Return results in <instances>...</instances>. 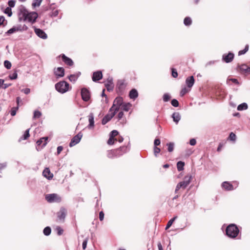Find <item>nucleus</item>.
I'll use <instances>...</instances> for the list:
<instances>
[{"mask_svg":"<svg viewBox=\"0 0 250 250\" xmlns=\"http://www.w3.org/2000/svg\"><path fill=\"white\" fill-rule=\"evenodd\" d=\"M20 12L22 17H20L19 19L21 20V18H23L24 21L27 20L29 22H34L38 16L37 13L35 12H29L24 6L20 8Z\"/></svg>","mask_w":250,"mask_h":250,"instance_id":"nucleus-1","label":"nucleus"},{"mask_svg":"<svg viewBox=\"0 0 250 250\" xmlns=\"http://www.w3.org/2000/svg\"><path fill=\"white\" fill-rule=\"evenodd\" d=\"M239 229L237 226L233 224L229 225L226 229L227 236L231 238H235L238 235Z\"/></svg>","mask_w":250,"mask_h":250,"instance_id":"nucleus-2","label":"nucleus"},{"mask_svg":"<svg viewBox=\"0 0 250 250\" xmlns=\"http://www.w3.org/2000/svg\"><path fill=\"white\" fill-rule=\"evenodd\" d=\"M192 180V176L190 175H188L186 176L184 180L180 183H179L176 187V189L175 190V193H177V191L180 189L182 188L183 189H185L187 187L191 181Z\"/></svg>","mask_w":250,"mask_h":250,"instance_id":"nucleus-3","label":"nucleus"},{"mask_svg":"<svg viewBox=\"0 0 250 250\" xmlns=\"http://www.w3.org/2000/svg\"><path fill=\"white\" fill-rule=\"evenodd\" d=\"M55 88L59 92L64 93L69 90V84L64 81H60L55 84Z\"/></svg>","mask_w":250,"mask_h":250,"instance_id":"nucleus-4","label":"nucleus"},{"mask_svg":"<svg viewBox=\"0 0 250 250\" xmlns=\"http://www.w3.org/2000/svg\"><path fill=\"white\" fill-rule=\"evenodd\" d=\"M123 99L121 97H117L114 101L111 107L110 108V111H114L117 112L120 109V107L124 104Z\"/></svg>","mask_w":250,"mask_h":250,"instance_id":"nucleus-5","label":"nucleus"},{"mask_svg":"<svg viewBox=\"0 0 250 250\" xmlns=\"http://www.w3.org/2000/svg\"><path fill=\"white\" fill-rule=\"evenodd\" d=\"M126 83L124 80H120L117 84L116 91L119 95H123L125 90Z\"/></svg>","mask_w":250,"mask_h":250,"instance_id":"nucleus-6","label":"nucleus"},{"mask_svg":"<svg viewBox=\"0 0 250 250\" xmlns=\"http://www.w3.org/2000/svg\"><path fill=\"white\" fill-rule=\"evenodd\" d=\"M45 199L49 203L60 202L61 198L56 193L49 194L45 196Z\"/></svg>","mask_w":250,"mask_h":250,"instance_id":"nucleus-7","label":"nucleus"},{"mask_svg":"<svg viewBox=\"0 0 250 250\" xmlns=\"http://www.w3.org/2000/svg\"><path fill=\"white\" fill-rule=\"evenodd\" d=\"M237 70L241 74H250V67L245 64L238 65Z\"/></svg>","mask_w":250,"mask_h":250,"instance_id":"nucleus-8","label":"nucleus"},{"mask_svg":"<svg viewBox=\"0 0 250 250\" xmlns=\"http://www.w3.org/2000/svg\"><path fill=\"white\" fill-rule=\"evenodd\" d=\"M83 137V134L81 132H80L78 134L75 135L71 139V142L69 144V146L72 147L75 146L76 144L79 143Z\"/></svg>","mask_w":250,"mask_h":250,"instance_id":"nucleus-9","label":"nucleus"},{"mask_svg":"<svg viewBox=\"0 0 250 250\" xmlns=\"http://www.w3.org/2000/svg\"><path fill=\"white\" fill-rule=\"evenodd\" d=\"M81 96L82 99L85 102H87L90 98V93L89 91L86 88H83L81 89Z\"/></svg>","mask_w":250,"mask_h":250,"instance_id":"nucleus-10","label":"nucleus"},{"mask_svg":"<svg viewBox=\"0 0 250 250\" xmlns=\"http://www.w3.org/2000/svg\"><path fill=\"white\" fill-rule=\"evenodd\" d=\"M107 115H106L103 119L102 123L103 125H105L107 122H108L115 115L116 112L114 111H110Z\"/></svg>","mask_w":250,"mask_h":250,"instance_id":"nucleus-11","label":"nucleus"},{"mask_svg":"<svg viewBox=\"0 0 250 250\" xmlns=\"http://www.w3.org/2000/svg\"><path fill=\"white\" fill-rule=\"evenodd\" d=\"M234 59V54L231 52L224 54L222 56V60L226 63L231 62Z\"/></svg>","mask_w":250,"mask_h":250,"instance_id":"nucleus-12","label":"nucleus"},{"mask_svg":"<svg viewBox=\"0 0 250 250\" xmlns=\"http://www.w3.org/2000/svg\"><path fill=\"white\" fill-rule=\"evenodd\" d=\"M117 157L122 156L127 151V147L125 146H122L117 149H114Z\"/></svg>","mask_w":250,"mask_h":250,"instance_id":"nucleus-13","label":"nucleus"},{"mask_svg":"<svg viewBox=\"0 0 250 250\" xmlns=\"http://www.w3.org/2000/svg\"><path fill=\"white\" fill-rule=\"evenodd\" d=\"M54 73L55 76L57 77H62L64 75V69L62 67L55 68L54 70Z\"/></svg>","mask_w":250,"mask_h":250,"instance_id":"nucleus-14","label":"nucleus"},{"mask_svg":"<svg viewBox=\"0 0 250 250\" xmlns=\"http://www.w3.org/2000/svg\"><path fill=\"white\" fill-rule=\"evenodd\" d=\"M60 57H61L62 60L66 65L69 66L73 65L74 62L70 58L66 57L64 54H62L60 55Z\"/></svg>","mask_w":250,"mask_h":250,"instance_id":"nucleus-15","label":"nucleus"},{"mask_svg":"<svg viewBox=\"0 0 250 250\" xmlns=\"http://www.w3.org/2000/svg\"><path fill=\"white\" fill-rule=\"evenodd\" d=\"M66 214V210L62 208L57 212V217L60 221H63Z\"/></svg>","mask_w":250,"mask_h":250,"instance_id":"nucleus-16","label":"nucleus"},{"mask_svg":"<svg viewBox=\"0 0 250 250\" xmlns=\"http://www.w3.org/2000/svg\"><path fill=\"white\" fill-rule=\"evenodd\" d=\"M102 78L103 74L102 72L101 71H97L93 73L92 79L93 81L97 82L102 79Z\"/></svg>","mask_w":250,"mask_h":250,"instance_id":"nucleus-17","label":"nucleus"},{"mask_svg":"<svg viewBox=\"0 0 250 250\" xmlns=\"http://www.w3.org/2000/svg\"><path fill=\"white\" fill-rule=\"evenodd\" d=\"M195 83V80L194 77L191 76L187 78L186 80V83L188 86V88L190 89L193 85Z\"/></svg>","mask_w":250,"mask_h":250,"instance_id":"nucleus-18","label":"nucleus"},{"mask_svg":"<svg viewBox=\"0 0 250 250\" xmlns=\"http://www.w3.org/2000/svg\"><path fill=\"white\" fill-rule=\"evenodd\" d=\"M42 174L48 180H51L53 177V174L50 172L49 168H45L43 171Z\"/></svg>","mask_w":250,"mask_h":250,"instance_id":"nucleus-19","label":"nucleus"},{"mask_svg":"<svg viewBox=\"0 0 250 250\" xmlns=\"http://www.w3.org/2000/svg\"><path fill=\"white\" fill-rule=\"evenodd\" d=\"M35 32L39 37L43 39H45L47 37L46 33L43 30L40 29L36 28L35 29Z\"/></svg>","mask_w":250,"mask_h":250,"instance_id":"nucleus-20","label":"nucleus"},{"mask_svg":"<svg viewBox=\"0 0 250 250\" xmlns=\"http://www.w3.org/2000/svg\"><path fill=\"white\" fill-rule=\"evenodd\" d=\"M117 117L118 121H120L121 123L122 124L126 123V119L124 116V113L123 111H121L119 112Z\"/></svg>","mask_w":250,"mask_h":250,"instance_id":"nucleus-21","label":"nucleus"},{"mask_svg":"<svg viewBox=\"0 0 250 250\" xmlns=\"http://www.w3.org/2000/svg\"><path fill=\"white\" fill-rule=\"evenodd\" d=\"M222 187L227 190H232L234 189L232 185L228 182H223Z\"/></svg>","mask_w":250,"mask_h":250,"instance_id":"nucleus-22","label":"nucleus"},{"mask_svg":"<svg viewBox=\"0 0 250 250\" xmlns=\"http://www.w3.org/2000/svg\"><path fill=\"white\" fill-rule=\"evenodd\" d=\"M47 137H42L38 141H37V144L38 146H41L42 145V146H44L47 144Z\"/></svg>","mask_w":250,"mask_h":250,"instance_id":"nucleus-23","label":"nucleus"},{"mask_svg":"<svg viewBox=\"0 0 250 250\" xmlns=\"http://www.w3.org/2000/svg\"><path fill=\"white\" fill-rule=\"evenodd\" d=\"M132 106V104L130 103H124L121 107L120 109L122 110L127 112L129 110Z\"/></svg>","mask_w":250,"mask_h":250,"instance_id":"nucleus-24","label":"nucleus"},{"mask_svg":"<svg viewBox=\"0 0 250 250\" xmlns=\"http://www.w3.org/2000/svg\"><path fill=\"white\" fill-rule=\"evenodd\" d=\"M129 96L130 99H135L138 96V93L135 89H132L129 92Z\"/></svg>","mask_w":250,"mask_h":250,"instance_id":"nucleus-25","label":"nucleus"},{"mask_svg":"<svg viewBox=\"0 0 250 250\" xmlns=\"http://www.w3.org/2000/svg\"><path fill=\"white\" fill-rule=\"evenodd\" d=\"M107 157L109 159H114L117 158L116 153H115L114 149L108 150L107 151Z\"/></svg>","mask_w":250,"mask_h":250,"instance_id":"nucleus-26","label":"nucleus"},{"mask_svg":"<svg viewBox=\"0 0 250 250\" xmlns=\"http://www.w3.org/2000/svg\"><path fill=\"white\" fill-rule=\"evenodd\" d=\"M21 27L20 26H14L12 28L8 30L6 32V34L7 35H10L12 33H14L15 32H18L19 31H20Z\"/></svg>","mask_w":250,"mask_h":250,"instance_id":"nucleus-27","label":"nucleus"},{"mask_svg":"<svg viewBox=\"0 0 250 250\" xmlns=\"http://www.w3.org/2000/svg\"><path fill=\"white\" fill-rule=\"evenodd\" d=\"M172 118L174 122L177 124L181 119V116L179 113L174 112L172 114Z\"/></svg>","mask_w":250,"mask_h":250,"instance_id":"nucleus-28","label":"nucleus"},{"mask_svg":"<svg viewBox=\"0 0 250 250\" xmlns=\"http://www.w3.org/2000/svg\"><path fill=\"white\" fill-rule=\"evenodd\" d=\"M30 128L27 129L24 133L23 135L20 138L19 141L21 140H27L30 137L29 134Z\"/></svg>","mask_w":250,"mask_h":250,"instance_id":"nucleus-29","label":"nucleus"},{"mask_svg":"<svg viewBox=\"0 0 250 250\" xmlns=\"http://www.w3.org/2000/svg\"><path fill=\"white\" fill-rule=\"evenodd\" d=\"M105 86L108 91L112 90L114 88V84L112 80L108 81L107 83L105 84Z\"/></svg>","mask_w":250,"mask_h":250,"instance_id":"nucleus-30","label":"nucleus"},{"mask_svg":"<svg viewBox=\"0 0 250 250\" xmlns=\"http://www.w3.org/2000/svg\"><path fill=\"white\" fill-rule=\"evenodd\" d=\"M88 120L89 122V127H93L94 125V116L92 114H90L88 116Z\"/></svg>","mask_w":250,"mask_h":250,"instance_id":"nucleus-31","label":"nucleus"},{"mask_svg":"<svg viewBox=\"0 0 250 250\" xmlns=\"http://www.w3.org/2000/svg\"><path fill=\"white\" fill-rule=\"evenodd\" d=\"M184 23L186 26H189L192 24V20L189 17H186L184 20Z\"/></svg>","mask_w":250,"mask_h":250,"instance_id":"nucleus-32","label":"nucleus"},{"mask_svg":"<svg viewBox=\"0 0 250 250\" xmlns=\"http://www.w3.org/2000/svg\"><path fill=\"white\" fill-rule=\"evenodd\" d=\"M231 83H233L237 85L239 84V83L236 79L229 78L227 80V83L228 84H231Z\"/></svg>","mask_w":250,"mask_h":250,"instance_id":"nucleus-33","label":"nucleus"},{"mask_svg":"<svg viewBox=\"0 0 250 250\" xmlns=\"http://www.w3.org/2000/svg\"><path fill=\"white\" fill-rule=\"evenodd\" d=\"M185 163L183 162L179 161L177 164V167L178 171H181L184 169Z\"/></svg>","mask_w":250,"mask_h":250,"instance_id":"nucleus-34","label":"nucleus"},{"mask_svg":"<svg viewBox=\"0 0 250 250\" xmlns=\"http://www.w3.org/2000/svg\"><path fill=\"white\" fill-rule=\"evenodd\" d=\"M248 108V105L246 103H242L239 104L237 107L238 110H245Z\"/></svg>","mask_w":250,"mask_h":250,"instance_id":"nucleus-35","label":"nucleus"},{"mask_svg":"<svg viewBox=\"0 0 250 250\" xmlns=\"http://www.w3.org/2000/svg\"><path fill=\"white\" fill-rule=\"evenodd\" d=\"M177 218V216H176L175 217H174L173 218H172V219H171L167 223V226H166V229H167L168 228H169L171 225H172L173 222L176 220V219Z\"/></svg>","mask_w":250,"mask_h":250,"instance_id":"nucleus-36","label":"nucleus"},{"mask_svg":"<svg viewBox=\"0 0 250 250\" xmlns=\"http://www.w3.org/2000/svg\"><path fill=\"white\" fill-rule=\"evenodd\" d=\"M117 141V139L116 138L111 137L110 136L109 139L107 141V144L109 145H113L115 142Z\"/></svg>","mask_w":250,"mask_h":250,"instance_id":"nucleus-37","label":"nucleus"},{"mask_svg":"<svg viewBox=\"0 0 250 250\" xmlns=\"http://www.w3.org/2000/svg\"><path fill=\"white\" fill-rule=\"evenodd\" d=\"M42 0H34L32 3V6L33 7H35L36 6H39L41 3L42 2Z\"/></svg>","mask_w":250,"mask_h":250,"instance_id":"nucleus-38","label":"nucleus"},{"mask_svg":"<svg viewBox=\"0 0 250 250\" xmlns=\"http://www.w3.org/2000/svg\"><path fill=\"white\" fill-rule=\"evenodd\" d=\"M78 77L79 76L78 75H75V74H73V75H70L69 77H68V79L69 80L71 81V82H75L77 81V80L78 79Z\"/></svg>","mask_w":250,"mask_h":250,"instance_id":"nucleus-39","label":"nucleus"},{"mask_svg":"<svg viewBox=\"0 0 250 250\" xmlns=\"http://www.w3.org/2000/svg\"><path fill=\"white\" fill-rule=\"evenodd\" d=\"M236 139V135L233 132H231L228 137V140L235 142Z\"/></svg>","mask_w":250,"mask_h":250,"instance_id":"nucleus-40","label":"nucleus"},{"mask_svg":"<svg viewBox=\"0 0 250 250\" xmlns=\"http://www.w3.org/2000/svg\"><path fill=\"white\" fill-rule=\"evenodd\" d=\"M249 46L248 44H247L245 46V49L244 50H242L239 51L238 55H242L246 53L249 50Z\"/></svg>","mask_w":250,"mask_h":250,"instance_id":"nucleus-41","label":"nucleus"},{"mask_svg":"<svg viewBox=\"0 0 250 250\" xmlns=\"http://www.w3.org/2000/svg\"><path fill=\"white\" fill-rule=\"evenodd\" d=\"M51 232V228L49 227L45 228L43 229V233L45 235H49Z\"/></svg>","mask_w":250,"mask_h":250,"instance_id":"nucleus-42","label":"nucleus"},{"mask_svg":"<svg viewBox=\"0 0 250 250\" xmlns=\"http://www.w3.org/2000/svg\"><path fill=\"white\" fill-rule=\"evenodd\" d=\"M167 145L168 146V148H167L168 151L170 152H172L174 149V143H169L167 144Z\"/></svg>","mask_w":250,"mask_h":250,"instance_id":"nucleus-43","label":"nucleus"},{"mask_svg":"<svg viewBox=\"0 0 250 250\" xmlns=\"http://www.w3.org/2000/svg\"><path fill=\"white\" fill-rule=\"evenodd\" d=\"M190 90V89L189 88V89H188L186 87H184L183 88L181 92H180V96L181 97H183V96H184L187 93H188L189 91Z\"/></svg>","mask_w":250,"mask_h":250,"instance_id":"nucleus-44","label":"nucleus"},{"mask_svg":"<svg viewBox=\"0 0 250 250\" xmlns=\"http://www.w3.org/2000/svg\"><path fill=\"white\" fill-rule=\"evenodd\" d=\"M4 65L8 69H10L12 66L11 63L7 60L4 62Z\"/></svg>","mask_w":250,"mask_h":250,"instance_id":"nucleus-45","label":"nucleus"},{"mask_svg":"<svg viewBox=\"0 0 250 250\" xmlns=\"http://www.w3.org/2000/svg\"><path fill=\"white\" fill-rule=\"evenodd\" d=\"M56 230L57 231L58 235H59L62 234L63 232V229L59 226L57 227V228H56Z\"/></svg>","mask_w":250,"mask_h":250,"instance_id":"nucleus-46","label":"nucleus"},{"mask_svg":"<svg viewBox=\"0 0 250 250\" xmlns=\"http://www.w3.org/2000/svg\"><path fill=\"white\" fill-rule=\"evenodd\" d=\"M4 13L7 14L9 17L11 16L12 12L11 8L9 7L6 8V9L4 10Z\"/></svg>","mask_w":250,"mask_h":250,"instance_id":"nucleus-47","label":"nucleus"},{"mask_svg":"<svg viewBox=\"0 0 250 250\" xmlns=\"http://www.w3.org/2000/svg\"><path fill=\"white\" fill-rule=\"evenodd\" d=\"M9 77L10 79H11V80L16 79L18 77V74H17V71H15L14 72V73H13L12 74L10 75L9 76Z\"/></svg>","mask_w":250,"mask_h":250,"instance_id":"nucleus-48","label":"nucleus"},{"mask_svg":"<svg viewBox=\"0 0 250 250\" xmlns=\"http://www.w3.org/2000/svg\"><path fill=\"white\" fill-rule=\"evenodd\" d=\"M119 134V132L116 130H114L111 132L110 133V136H111V137L116 138Z\"/></svg>","mask_w":250,"mask_h":250,"instance_id":"nucleus-49","label":"nucleus"},{"mask_svg":"<svg viewBox=\"0 0 250 250\" xmlns=\"http://www.w3.org/2000/svg\"><path fill=\"white\" fill-rule=\"evenodd\" d=\"M41 115V112L38 110H36L34 112V118H39Z\"/></svg>","mask_w":250,"mask_h":250,"instance_id":"nucleus-50","label":"nucleus"},{"mask_svg":"<svg viewBox=\"0 0 250 250\" xmlns=\"http://www.w3.org/2000/svg\"><path fill=\"white\" fill-rule=\"evenodd\" d=\"M170 99V96L169 94L166 93L163 96V100L164 102H168Z\"/></svg>","mask_w":250,"mask_h":250,"instance_id":"nucleus-51","label":"nucleus"},{"mask_svg":"<svg viewBox=\"0 0 250 250\" xmlns=\"http://www.w3.org/2000/svg\"><path fill=\"white\" fill-rule=\"evenodd\" d=\"M161 149L157 146L154 147V154L155 157H157L158 154L160 152Z\"/></svg>","mask_w":250,"mask_h":250,"instance_id":"nucleus-52","label":"nucleus"},{"mask_svg":"<svg viewBox=\"0 0 250 250\" xmlns=\"http://www.w3.org/2000/svg\"><path fill=\"white\" fill-rule=\"evenodd\" d=\"M16 0H10L8 2L9 7H14L15 5Z\"/></svg>","mask_w":250,"mask_h":250,"instance_id":"nucleus-53","label":"nucleus"},{"mask_svg":"<svg viewBox=\"0 0 250 250\" xmlns=\"http://www.w3.org/2000/svg\"><path fill=\"white\" fill-rule=\"evenodd\" d=\"M171 104L174 107H178L179 106V102L176 99H173L171 102Z\"/></svg>","mask_w":250,"mask_h":250,"instance_id":"nucleus-54","label":"nucleus"},{"mask_svg":"<svg viewBox=\"0 0 250 250\" xmlns=\"http://www.w3.org/2000/svg\"><path fill=\"white\" fill-rule=\"evenodd\" d=\"M172 76L173 77L176 78L178 77V73L175 68L171 69Z\"/></svg>","mask_w":250,"mask_h":250,"instance_id":"nucleus-55","label":"nucleus"},{"mask_svg":"<svg viewBox=\"0 0 250 250\" xmlns=\"http://www.w3.org/2000/svg\"><path fill=\"white\" fill-rule=\"evenodd\" d=\"M18 107H13L11 109V112H10V114H11V115L12 116H14L16 115V112H17V110L18 109Z\"/></svg>","mask_w":250,"mask_h":250,"instance_id":"nucleus-56","label":"nucleus"},{"mask_svg":"<svg viewBox=\"0 0 250 250\" xmlns=\"http://www.w3.org/2000/svg\"><path fill=\"white\" fill-rule=\"evenodd\" d=\"M58 14H59V11L58 10H53L50 14V16L56 17L58 16Z\"/></svg>","mask_w":250,"mask_h":250,"instance_id":"nucleus-57","label":"nucleus"},{"mask_svg":"<svg viewBox=\"0 0 250 250\" xmlns=\"http://www.w3.org/2000/svg\"><path fill=\"white\" fill-rule=\"evenodd\" d=\"M88 238H86L83 242L82 246L83 250H85L86 248Z\"/></svg>","mask_w":250,"mask_h":250,"instance_id":"nucleus-58","label":"nucleus"},{"mask_svg":"<svg viewBox=\"0 0 250 250\" xmlns=\"http://www.w3.org/2000/svg\"><path fill=\"white\" fill-rule=\"evenodd\" d=\"M104 213L103 211H101L99 213V219L101 221H102L104 218Z\"/></svg>","mask_w":250,"mask_h":250,"instance_id":"nucleus-59","label":"nucleus"},{"mask_svg":"<svg viewBox=\"0 0 250 250\" xmlns=\"http://www.w3.org/2000/svg\"><path fill=\"white\" fill-rule=\"evenodd\" d=\"M160 140L159 139H155L154 140V144L155 146H157L160 145Z\"/></svg>","mask_w":250,"mask_h":250,"instance_id":"nucleus-60","label":"nucleus"},{"mask_svg":"<svg viewBox=\"0 0 250 250\" xmlns=\"http://www.w3.org/2000/svg\"><path fill=\"white\" fill-rule=\"evenodd\" d=\"M196 143V141L195 139H191L190 140L189 144H190V145L194 146V145H195Z\"/></svg>","mask_w":250,"mask_h":250,"instance_id":"nucleus-61","label":"nucleus"},{"mask_svg":"<svg viewBox=\"0 0 250 250\" xmlns=\"http://www.w3.org/2000/svg\"><path fill=\"white\" fill-rule=\"evenodd\" d=\"M179 195H177L176 196H175L173 198L172 200L169 202V205L171 206V207H173V201L177 199Z\"/></svg>","mask_w":250,"mask_h":250,"instance_id":"nucleus-62","label":"nucleus"},{"mask_svg":"<svg viewBox=\"0 0 250 250\" xmlns=\"http://www.w3.org/2000/svg\"><path fill=\"white\" fill-rule=\"evenodd\" d=\"M62 149H63V147L62 146H59L57 147V154H59L61 152V151L62 150Z\"/></svg>","mask_w":250,"mask_h":250,"instance_id":"nucleus-63","label":"nucleus"},{"mask_svg":"<svg viewBox=\"0 0 250 250\" xmlns=\"http://www.w3.org/2000/svg\"><path fill=\"white\" fill-rule=\"evenodd\" d=\"M11 85V83H3V84H2V87L4 89H6Z\"/></svg>","mask_w":250,"mask_h":250,"instance_id":"nucleus-64","label":"nucleus"}]
</instances>
